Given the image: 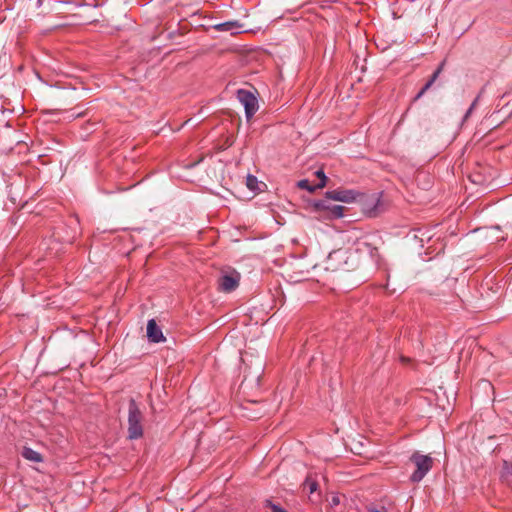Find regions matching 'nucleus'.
I'll use <instances>...</instances> for the list:
<instances>
[{
  "label": "nucleus",
  "instance_id": "obj_14",
  "mask_svg": "<svg viewBox=\"0 0 512 512\" xmlns=\"http://www.w3.org/2000/svg\"><path fill=\"white\" fill-rule=\"evenodd\" d=\"M316 176L320 179V182L317 184L318 188H323L326 185L327 177L323 170H318L315 172Z\"/></svg>",
  "mask_w": 512,
  "mask_h": 512
},
{
  "label": "nucleus",
  "instance_id": "obj_12",
  "mask_svg": "<svg viewBox=\"0 0 512 512\" xmlns=\"http://www.w3.org/2000/svg\"><path fill=\"white\" fill-rule=\"evenodd\" d=\"M304 488L305 489H308L309 490V493H314L317 488H318V484L315 480L311 479L310 477H307L305 482H304Z\"/></svg>",
  "mask_w": 512,
  "mask_h": 512
},
{
  "label": "nucleus",
  "instance_id": "obj_18",
  "mask_svg": "<svg viewBox=\"0 0 512 512\" xmlns=\"http://www.w3.org/2000/svg\"><path fill=\"white\" fill-rule=\"evenodd\" d=\"M504 469H505L507 474L512 475V462L508 463V462L505 461L504 462Z\"/></svg>",
  "mask_w": 512,
  "mask_h": 512
},
{
  "label": "nucleus",
  "instance_id": "obj_1",
  "mask_svg": "<svg viewBox=\"0 0 512 512\" xmlns=\"http://www.w3.org/2000/svg\"><path fill=\"white\" fill-rule=\"evenodd\" d=\"M143 414L136 401L131 398L128 405V438L139 439L143 435Z\"/></svg>",
  "mask_w": 512,
  "mask_h": 512
},
{
  "label": "nucleus",
  "instance_id": "obj_7",
  "mask_svg": "<svg viewBox=\"0 0 512 512\" xmlns=\"http://www.w3.org/2000/svg\"><path fill=\"white\" fill-rule=\"evenodd\" d=\"M315 208L318 210H328L334 218L343 217L344 207L341 205H330L326 200H318L315 202Z\"/></svg>",
  "mask_w": 512,
  "mask_h": 512
},
{
  "label": "nucleus",
  "instance_id": "obj_4",
  "mask_svg": "<svg viewBox=\"0 0 512 512\" xmlns=\"http://www.w3.org/2000/svg\"><path fill=\"white\" fill-rule=\"evenodd\" d=\"M361 195L362 194L360 192L353 189H335L325 193V197L327 199L344 203H353Z\"/></svg>",
  "mask_w": 512,
  "mask_h": 512
},
{
  "label": "nucleus",
  "instance_id": "obj_5",
  "mask_svg": "<svg viewBox=\"0 0 512 512\" xmlns=\"http://www.w3.org/2000/svg\"><path fill=\"white\" fill-rule=\"evenodd\" d=\"M239 281L240 275L237 272L222 275L219 279V288L223 292H232L238 287Z\"/></svg>",
  "mask_w": 512,
  "mask_h": 512
},
{
  "label": "nucleus",
  "instance_id": "obj_20",
  "mask_svg": "<svg viewBox=\"0 0 512 512\" xmlns=\"http://www.w3.org/2000/svg\"><path fill=\"white\" fill-rule=\"evenodd\" d=\"M473 109H471L470 107L468 108V110L466 111L465 115H464V120H466L472 113Z\"/></svg>",
  "mask_w": 512,
  "mask_h": 512
},
{
  "label": "nucleus",
  "instance_id": "obj_13",
  "mask_svg": "<svg viewBox=\"0 0 512 512\" xmlns=\"http://www.w3.org/2000/svg\"><path fill=\"white\" fill-rule=\"evenodd\" d=\"M298 187H299V188H301V189L308 190V191H310V192H313L314 190L319 189V188L317 187V184H316V185H314V186H312V185L310 184L309 180H307V179H302V180H300V181L298 182Z\"/></svg>",
  "mask_w": 512,
  "mask_h": 512
},
{
  "label": "nucleus",
  "instance_id": "obj_6",
  "mask_svg": "<svg viewBox=\"0 0 512 512\" xmlns=\"http://www.w3.org/2000/svg\"><path fill=\"white\" fill-rule=\"evenodd\" d=\"M147 337L150 342L159 343L165 340L161 328L157 325L154 319L148 320L147 323Z\"/></svg>",
  "mask_w": 512,
  "mask_h": 512
},
{
  "label": "nucleus",
  "instance_id": "obj_11",
  "mask_svg": "<svg viewBox=\"0 0 512 512\" xmlns=\"http://www.w3.org/2000/svg\"><path fill=\"white\" fill-rule=\"evenodd\" d=\"M22 456L29 461L40 463L43 461L42 455L37 452L36 450L30 448V447H24L22 451Z\"/></svg>",
  "mask_w": 512,
  "mask_h": 512
},
{
  "label": "nucleus",
  "instance_id": "obj_15",
  "mask_svg": "<svg viewBox=\"0 0 512 512\" xmlns=\"http://www.w3.org/2000/svg\"><path fill=\"white\" fill-rule=\"evenodd\" d=\"M265 506L269 507L272 512H287L284 508L281 506L272 503L270 500H266Z\"/></svg>",
  "mask_w": 512,
  "mask_h": 512
},
{
  "label": "nucleus",
  "instance_id": "obj_3",
  "mask_svg": "<svg viewBox=\"0 0 512 512\" xmlns=\"http://www.w3.org/2000/svg\"><path fill=\"white\" fill-rule=\"evenodd\" d=\"M237 98L244 106L246 118L248 120L251 119L259 108L256 96L248 90L239 89L237 91Z\"/></svg>",
  "mask_w": 512,
  "mask_h": 512
},
{
  "label": "nucleus",
  "instance_id": "obj_2",
  "mask_svg": "<svg viewBox=\"0 0 512 512\" xmlns=\"http://www.w3.org/2000/svg\"><path fill=\"white\" fill-rule=\"evenodd\" d=\"M410 460L416 466V470L411 474L410 480L413 483H418L431 470L433 459L429 455H423L419 452H414L411 455Z\"/></svg>",
  "mask_w": 512,
  "mask_h": 512
},
{
  "label": "nucleus",
  "instance_id": "obj_9",
  "mask_svg": "<svg viewBox=\"0 0 512 512\" xmlns=\"http://www.w3.org/2000/svg\"><path fill=\"white\" fill-rule=\"evenodd\" d=\"M356 250L362 254L367 253L373 261L378 260L379 254L377 247L368 242H358Z\"/></svg>",
  "mask_w": 512,
  "mask_h": 512
},
{
  "label": "nucleus",
  "instance_id": "obj_8",
  "mask_svg": "<svg viewBox=\"0 0 512 512\" xmlns=\"http://www.w3.org/2000/svg\"><path fill=\"white\" fill-rule=\"evenodd\" d=\"M444 68V62H442L438 68L433 72L430 79L425 83V85L422 87V89L417 93L414 100L420 99L426 91H428L432 85L435 83V81L438 79L439 75L441 74L442 70Z\"/></svg>",
  "mask_w": 512,
  "mask_h": 512
},
{
  "label": "nucleus",
  "instance_id": "obj_16",
  "mask_svg": "<svg viewBox=\"0 0 512 512\" xmlns=\"http://www.w3.org/2000/svg\"><path fill=\"white\" fill-rule=\"evenodd\" d=\"M257 184V178L255 176H252V175H248L247 176V186L250 188V189H254V186Z\"/></svg>",
  "mask_w": 512,
  "mask_h": 512
},
{
  "label": "nucleus",
  "instance_id": "obj_19",
  "mask_svg": "<svg viewBox=\"0 0 512 512\" xmlns=\"http://www.w3.org/2000/svg\"><path fill=\"white\" fill-rule=\"evenodd\" d=\"M367 512H387V509L385 507H381L380 509L370 507L367 509Z\"/></svg>",
  "mask_w": 512,
  "mask_h": 512
},
{
  "label": "nucleus",
  "instance_id": "obj_17",
  "mask_svg": "<svg viewBox=\"0 0 512 512\" xmlns=\"http://www.w3.org/2000/svg\"><path fill=\"white\" fill-rule=\"evenodd\" d=\"M483 92H484V88H483V89H481V91L479 92V94L477 95V97L474 99V101H473V102H472V104L470 105V108H471V109H474V108L476 107V105H477L478 101L480 100V98H481V96H482Z\"/></svg>",
  "mask_w": 512,
  "mask_h": 512
},
{
  "label": "nucleus",
  "instance_id": "obj_10",
  "mask_svg": "<svg viewBox=\"0 0 512 512\" xmlns=\"http://www.w3.org/2000/svg\"><path fill=\"white\" fill-rule=\"evenodd\" d=\"M214 28L218 31H231L232 33H237L241 28V25L237 21H226L216 24Z\"/></svg>",
  "mask_w": 512,
  "mask_h": 512
}]
</instances>
